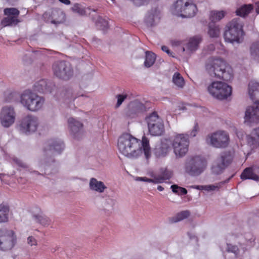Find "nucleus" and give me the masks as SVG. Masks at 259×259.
Listing matches in <instances>:
<instances>
[{
	"label": "nucleus",
	"instance_id": "obj_1",
	"mask_svg": "<svg viewBox=\"0 0 259 259\" xmlns=\"http://www.w3.org/2000/svg\"><path fill=\"white\" fill-rule=\"evenodd\" d=\"M118 149L120 153L127 158L136 159L144 153L146 159L151 157L149 141L144 136L141 141L130 134H122L118 139Z\"/></svg>",
	"mask_w": 259,
	"mask_h": 259
},
{
	"label": "nucleus",
	"instance_id": "obj_2",
	"mask_svg": "<svg viewBox=\"0 0 259 259\" xmlns=\"http://www.w3.org/2000/svg\"><path fill=\"white\" fill-rule=\"evenodd\" d=\"M205 69L208 75L213 78L230 81L233 77L231 67L222 59L209 58L205 64Z\"/></svg>",
	"mask_w": 259,
	"mask_h": 259
},
{
	"label": "nucleus",
	"instance_id": "obj_3",
	"mask_svg": "<svg viewBox=\"0 0 259 259\" xmlns=\"http://www.w3.org/2000/svg\"><path fill=\"white\" fill-rule=\"evenodd\" d=\"M248 94L254 102L252 106L248 107L245 111V122L251 123L259 122V83L251 81L248 84Z\"/></svg>",
	"mask_w": 259,
	"mask_h": 259
},
{
	"label": "nucleus",
	"instance_id": "obj_4",
	"mask_svg": "<svg viewBox=\"0 0 259 259\" xmlns=\"http://www.w3.org/2000/svg\"><path fill=\"white\" fill-rule=\"evenodd\" d=\"M20 102L27 110L37 112L43 107L45 99L32 91L27 90L21 94Z\"/></svg>",
	"mask_w": 259,
	"mask_h": 259
},
{
	"label": "nucleus",
	"instance_id": "obj_5",
	"mask_svg": "<svg viewBox=\"0 0 259 259\" xmlns=\"http://www.w3.org/2000/svg\"><path fill=\"white\" fill-rule=\"evenodd\" d=\"M243 24L240 18L233 19L228 23L224 33L226 41L240 43L243 36Z\"/></svg>",
	"mask_w": 259,
	"mask_h": 259
},
{
	"label": "nucleus",
	"instance_id": "obj_6",
	"mask_svg": "<svg viewBox=\"0 0 259 259\" xmlns=\"http://www.w3.org/2000/svg\"><path fill=\"white\" fill-rule=\"evenodd\" d=\"M206 161L199 156L188 157L184 163L185 172L192 177L199 176L206 167Z\"/></svg>",
	"mask_w": 259,
	"mask_h": 259
},
{
	"label": "nucleus",
	"instance_id": "obj_7",
	"mask_svg": "<svg viewBox=\"0 0 259 259\" xmlns=\"http://www.w3.org/2000/svg\"><path fill=\"white\" fill-rule=\"evenodd\" d=\"M197 9L196 6L189 0H178L173 6L174 14L183 18L194 17Z\"/></svg>",
	"mask_w": 259,
	"mask_h": 259
},
{
	"label": "nucleus",
	"instance_id": "obj_8",
	"mask_svg": "<svg viewBox=\"0 0 259 259\" xmlns=\"http://www.w3.org/2000/svg\"><path fill=\"white\" fill-rule=\"evenodd\" d=\"M207 90L212 97L220 100L227 99L232 94V88L220 81L212 82L208 85Z\"/></svg>",
	"mask_w": 259,
	"mask_h": 259
},
{
	"label": "nucleus",
	"instance_id": "obj_9",
	"mask_svg": "<svg viewBox=\"0 0 259 259\" xmlns=\"http://www.w3.org/2000/svg\"><path fill=\"white\" fill-rule=\"evenodd\" d=\"M206 142L215 148H225L229 145V136L226 132L219 131L208 135L206 138Z\"/></svg>",
	"mask_w": 259,
	"mask_h": 259
},
{
	"label": "nucleus",
	"instance_id": "obj_10",
	"mask_svg": "<svg viewBox=\"0 0 259 259\" xmlns=\"http://www.w3.org/2000/svg\"><path fill=\"white\" fill-rule=\"evenodd\" d=\"M189 144L187 135L178 134L175 137L172 146L177 157H182L186 155L188 151Z\"/></svg>",
	"mask_w": 259,
	"mask_h": 259
},
{
	"label": "nucleus",
	"instance_id": "obj_11",
	"mask_svg": "<svg viewBox=\"0 0 259 259\" xmlns=\"http://www.w3.org/2000/svg\"><path fill=\"white\" fill-rule=\"evenodd\" d=\"M52 68L54 75L60 79L68 80L73 75L72 67L68 62H56L53 64Z\"/></svg>",
	"mask_w": 259,
	"mask_h": 259
},
{
	"label": "nucleus",
	"instance_id": "obj_12",
	"mask_svg": "<svg viewBox=\"0 0 259 259\" xmlns=\"http://www.w3.org/2000/svg\"><path fill=\"white\" fill-rule=\"evenodd\" d=\"M17 237L12 230L0 229V250L11 249L16 243Z\"/></svg>",
	"mask_w": 259,
	"mask_h": 259
},
{
	"label": "nucleus",
	"instance_id": "obj_13",
	"mask_svg": "<svg viewBox=\"0 0 259 259\" xmlns=\"http://www.w3.org/2000/svg\"><path fill=\"white\" fill-rule=\"evenodd\" d=\"M38 118L33 115L28 114L24 117L19 124L20 131L26 135L35 132L39 125Z\"/></svg>",
	"mask_w": 259,
	"mask_h": 259
},
{
	"label": "nucleus",
	"instance_id": "obj_14",
	"mask_svg": "<svg viewBox=\"0 0 259 259\" xmlns=\"http://www.w3.org/2000/svg\"><path fill=\"white\" fill-rule=\"evenodd\" d=\"M16 112L11 106L3 107L0 112V122L3 126L9 127L15 122Z\"/></svg>",
	"mask_w": 259,
	"mask_h": 259
},
{
	"label": "nucleus",
	"instance_id": "obj_15",
	"mask_svg": "<svg viewBox=\"0 0 259 259\" xmlns=\"http://www.w3.org/2000/svg\"><path fill=\"white\" fill-rule=\"evenodd\" d=\"M4 15L7 16L2 21L4 26L17 25L20 21L18 19L20 11L15 8H8L4 10Z\"/></svg>",
	"mask_w": 259,
	"mask_h": 259
},
{
	"label": "nucleus",
	"instance_id": "obj_16",
	"mask_svg": "<svg viewBox=\"0 0 259 259\" xmlns=\"http://www.w3.org/2000/svg\"><path fill=\"white\" fill-rule=\"evenodd\" d=\"M145 111L146 107L144 105L137 100H135L130 103L124 109L123 115L125 117L132 118Z\"/></svg>",
	"mask_w": 259,
	"mask_h": 259
},
{
	"label": "nucleus",
	"instance_id": "obj_17",
	"mask_svg": "<svg viewBox=\"0 0 259 259\" xmlns=\"http://www.w3.org/2000/svg\"><path fill=\"white\" fill-rule=\"evenodd\" d=\"M64 147L63 142L60 140H51L46 145L44 152L46 156L52 157L60 154Z\"/></svg>",
	"mask_w": 259,
	"mask_h": 259
},
{
	"label": "nucleus",
	"instance_id": "obj_18",
	"mask_svg": "<svg viewBox=\"0 0 259 259\" xmlns=\"http://www.w3.org/2000/svg\"><path fill=\"white\" fill-rule=\"evenodd\" d=\"M67 123L71 134L74 138H79V136L81 134L82 130L83 124L73 117L69 118Z\"/></svg>",
	"mask_w": 259,
	"mask_h": 259
},
{
	"label": "nucleus",
	"instance_id": "obj_19",
	"mask_svg": "<svg viewBox=\"0 0 259 259\" xmlns=\"http://www.w3.org/2000/svg\"><path fill=\"white\" fill-rule=\"evenodd\" d=\"M55 85L50 81L45 79H41L36 82L34 84L35 90L42 93H51L55 88Z\"/></svg>",
	"mask_w": 259,
	"mask_h": 259
},
{
	"label": "nucleus",
	"instance_id": "obj_20",
	"mask_svg": "<svg viewBox=\"0 0 259 259\" xmlns=\"http://www.w3.org/2000/svg\"><path fill=\"white\" fill-rule=\"evenodd\" d=\"M201 40V38L198 36L190 38L185 46L183 47V51L186 52L188 54L193 53L198 49Z\"/></svg>",
	"mask_w": 259,
	"mask_h": 259
},
{
	"label": "nucleus",
	"instance_id": "obj_21",
	"mask_svg": "<svg viewBox=\"0 0 259 259\" xmlns=\"http://www.w3.org/2000/svg\"><path fill=\"white\" fill-rule=\"evenodd\" d=\"M90 189L100 193L104 192L105 190L107 189V187L105 185L103 182L98 181L96 178H92L89 182Z\"/></svg>",
	"mask_w": 259,
	"mask_h": 259
},
{
	"label": "nucleus",
	"instance_id": "obj_22",
	"mask_svg": "<svg viewBox=\"0 0 259 259\" xmlns=\"http://www.w3.org/2000/svg\"><path fill=\"white\" fill-rule=\"evenodd\" d=\"M172 176V170L167 168H162L160 170L159 175L155 176V184L161 183L164 181L169 180Z\"/></svg>",
	"mask_w": 259,
	"mask_h": 259
},
{
	"label": "nucleus",
	"instance_id": "obj_23",
	"mask_svg": "<svg viewBox=\"0 0 259 259\" xmlns=\"http://www.w3.org/2000/svg\"><path fill=\"white\" fill-rule=\"evenodd\" d=\"M169 149L168 144L165 142H162L155 147L153 150V153L157 157H163L168 153Z\"/></svg>",
	"mask_w": 259,
	"mask_h": 259
},
{
	"label": "nucleus",
	"instance_id": "obj_24",
	"mask_svg": "<svg viewBox=\"0 0 259 259\" xmlns=\"http://www.w3.org/2000/svg\"><path fill=\"white\" fill-rule=\"evenodd\" d=\"M247 142L253 148L259 147V127L254 129L247 137Z\"/></svg>",
	"mask_w": 259,
	"mask_h": 259
},
{
	"label": "nucleus",
	"instance_id": "obj_25",
	"mask_svg": "<svg viewBox=\"0 0 259 259\" xmlns=\"http://www.w3.org/2000/svg\"><path fill=\"white\" fill-rule=\"evenodd\" d=\"M149 133L152 136H160L164 132V125L162 122H157L156 124L148 126Z\"/></svg>",
	"mask_w": 259,
	"mask_h": 259
},
{
	"label": "nucleus",
	"instance_id": "obj_26",
	"mask_svg": "<svg viewBox=\"0 0 259 259\" xmlns=\"http://www.w3.org/2000/svg\"><path fill=\"white\" fill-rule=\"evenodd\" d=\"M242 180L250 179L257 181L259 180V176L256 175L251 167L246 168L240 176Z\"/></svg>",
	"mask_w": 259,
	"mask_h": 259
},
{
	"label": "nucleus",
	"instance_id": "obj_27",
	"mask_svg": "<svg viewBox=\"0 0 259 259\" xmlns=\"http://www.w3.org/2000/svg\"><path fill=\"white\" fill-rule=\"evenodd\" d=\"M232 156L230 152H224L221 153L220 157L217 158V160L220 163L224 164V165L226 167L232 162Z\"/></svg>",
	"mask_w": 259,
	"mask_h": 259
},
{
	"label": "nucleus",
	"instance_id": "obj_28",
	"mask_svg": "<svg viewBox=\"0 0 259 259\" xmlns=\"http://www.w3.org/2000/svg\"><path fill=\"white\" fill-rule=\"evenodd\" d=\"M226 14V12L224 11H212L210 12L209 15V19L211 22V23H214L216 22L219 21L225 17Z\"/></svg>",
	"mask_w": 259,
	"mask_h": 259
},
{
	"label": "nucleus",
	"instance_id": "obj_29",
	"mask_svg": "<svg viewBox=\"0 0 259 259\" xmlns=\"http://www.w3.org/2000/svg\"><path fill=\"white\" fill-rule=\"evenodd\" d=\"M156 55L151 51L145 52V60L144 61V65L146 67L149 68L152 66L156 60Z\"/></svg>",
	"mask_w": 259,
	"mask_h": 259
},
{
	"label": "nucleus",
	"instance_id": "obj_30",
	"mask_svg": "<svg viewBox=\"0 0 259 259\" xmlns=\"http://www.w3.org/2000/svg\"><path fill=\"white\" fill-rule=\"evenodd\" d=\"M252 9L253 6L251 5H244L237 9L236 11V13L238 16L245 17L250 13Z\"/></svg>",
	"mask_w": 259,
	"mask_h": 259
},
{
	"label": "nucleus",
	"instance_id": "obj_31",
	"mask_svg": "<svg viewBox=\"0 0 259 259\" xmlns=\"http://www.w3.org/2000/svg\"><path fill=\"white\" fill-rule=\"evenodd\" d=\"M9 207L5 204H0V223L7 222L8 221Z\"/></svg>",
	"mask_w": 259,
	"mask_h": 259
},
{
	"label": "nucleus",
	"instance_id": "obj_32",
	"mask_svg": "<svg viewBox=\"0 0 259 259\" xmlns=\"http://www.w3.org/2000/svg\"><path fill=\"white\" fill-rule=\"evenodd\" d=\"M172 82L179 89H182L185 85V80L179 72H175L172 76Z\"/></svg>",
	"mask_w": 259,
	"mask_h": 259
},
{
	"label": "nucleus",
	"instance_id": "obj_33",
	"mask_svg": "<svg viewBox=\"0 0 259 259\" xmlns=\"http://www.w3.org/2000/svg\"><path fill=\"white\" fill-rule=\"evenodd\" d=\"M250 54L254 59H259V40L255 41L251 44Z\"/></svg>",
	"mask_w": 259,
	"mask_h": 259
},
{
	"label": "nucleus",
	"instance_id": "obj_34",
	"mask_svg": "<svg viewBox=\"0 0 259 259\" xmlns=\"http://www.w3.org/2000/svg\"><path fill=\"white\" fill-rule=\"evenodd\" d=\"M220 33V29L218 25L210 23L208 25V34L210 37H218Z\"/></svg>",
	"mask_w": 259,
	"mask_h": 259
},
{
	"label": "nucleus",
	"instance_id": "obj_35",
	"mask_svg": "<svg viewBox=\"0 0 259 259\" xmlns=\"http://www.w3.org/2000/svg\"><path fill=\"white\" fill-rule=\"evenodd\" d=\"M159 20V18L157 15L149 13L146 16L145 22L147 26L152 27L154 26Z\"/></svg>",
	"mask_w": 259,
	"mask_h": 259
},
{
	"label": "nucleus",
	"instance_id": "obj_36",
	"mask_svg": "<svg viewBox=\"0 0 259 259\" xmlns=\"http://www.w3.org/2000/svg\"><path fill=\"white\" fill-rule=\"evenodd\" d=\"M148 126H151V124H156L157 122H162L161 119L159 117L156 112H153L146 118Z\"/></svg>",
	"mask_w": 259,
	"mask_h": 259
},
{
	"label": "nucleus",
	"instance_id": "obj_37",
	"mask_svg": "<svg viewBox=\"0 0 259 259\" xmlns=\"http://www.w3.org/2000/svg\"><path fill=\"white\" fill-rule=\"evenodd\" d=\"M73 12L78 14L79 15H84L87 10H91L90 8H85L83 5L79 4H75L71 8Z\"/></svg>",
	"mask_w": 259,
	"mask_h": 259
},
{
	"label": "nucleus",
	"instance_id": "obj_38",
	"mask_svg": "<svg viewBox=\"0 0 259 259\" xmlns=\"http://www.w3.org/2000/svg\"><path fill=\"white\" fill-rule=\"evenodd\" d=\"M36 221L44 226H49L51 222V220L46 215L43 214H38L34 215Z\"/></svg>",
	"mask_w": 259,
	"mask_h": 259
},
{
	"label": "nucleus",
	"instance_id": "obj_39",
	"mask_svg": "<svg viewBox=\"0 0 259 259\" xmlns=\"http://www.w3.org/2000/svg\"><path fill=\"white\" fill-rule=\"evenodd\" d=\"M226 167L224 164L220 163L217 159L212 166V171L213 173L218 175L222 172Z\"/></svg>",
	"mask_w": 259,
	"mask_h": 259
},
{
	"label": "nucleus",
	"instance_id": "obj_40",
	"mask_svg": "<svg viewBox=\"0 0 259 259\" xmlns=\"http://www.w3.org/2000/svg\"><path fill=\"white\" fill-rule=\"evenodd\" d=\"M172 191L178 195H186L187 193V190L183 187H181L177 185H172L170 187Z\"/></svg>",
	"mask_w": 259,
	"mask_h": 259
},
{
	"label": "nucleus",
	"instance_id": "obj_41",
	"mask_svg": "<svg viewBox=\"0 0 259 259\" xmlns=\"http://www.w3.org/2000/svg\"><path fill=\"white\" fill-rule=\"evenodd\" d=\"M190 215V212L188 210L182 211L177 214L176 216L174 218V222L181 221L187 218Z\"/></svg>",
	"mask_w": 259,
	"mask_h": 259
},
{
	"label": "nucleus",
	"instance_id": "obj_42",
	"mask_svg": "<svg viewBox=\"0 0 259 259\" xmlns=\"http://www.w3.org/2000/svg\"><path fill=\"white\" fill-rule=\"evenodd\" d=\"M226 250L228 252L234 253L235 257H238L240 253V250L237 245L230 243L227 244Z\"/></svg>",
	"mask_w": 259,
	"mask_h": 259
},
{
	"label": "nucleus",
	"instance_id": "obj_43",
	"mask_svg": "<svg viewBox=\"0 0 259 259\" xmlns=\"http://www.w3.org/2000/svg\"><path fill=\"white\" fill-rule=\"evenodd\" d=\"M127 95L119 94L116 96V98L117 99V104L116 105V107L117 108L119 107L122 103V102L126 99Z\"/></svg>",
	"mask_w": 259,
	"mask_h": 259
},
{
	"label": "nucleus",
	"instance_id": "obj_44",
	"mask_svg": "<svg viewBox=\"0 0 259 259\" xmlns=\"http://www.w3.org/2000/svg\"><path fill=\"white\" fill-rule=\"evenodd\" d=\"M201 187L202 190H204L207 191H214L215 190H218L219 189V187L218 185L215 186L213 185L201 186Z\"/></svg>",
	"mask_w": 259,
	"mask_h": 259
},
{
	"label": "nucleus",
	"instance_id": "obj_45",
	"mask_svg": "<svg viewBox=\"0 0 259 259\" xmlns=\"http://www.w3.org/2000/svg\"><path fill=\"white\" fill-rule=\"evenodd\" d=\"M135 180L137 181H143L145 182L155 183V177H154L153 179H149L146 177H136Z\"/></svg>",
	"mask_w": 259,
	"mask_h": 259
},
{
	"label": "nucleus",
	"instance_id": "obj_46",
	"mask_svg": "<svg viewBox=\"0 0 259 259\" xmlns=\"http://www.w3.org/2000/svg\"><path fill=\"white\" fill-rule=\"evenodd\" d=\"M198 130H199V126H198V124L196 123L194 125L193 130L190 133L189 135H188V134H187V135L188 136V137H194L196 135V134L198 131Z\"/></svg>",
	"mask_w": 259,
	"mask_h": 259
},
{
	"label": "nucleus",
	"instance_id": "obj_47",
	"mask_svg": "<svg viewBox=\"0 0 259 259\" xmlns=\"http://www.w3.org/2000/svg\"><path fill=\"white\" fill-rule=\"evenodd\" d=\"M14 161L19 166L22 167L26 168L27 167V165L26 163L23 162L20 159L15 158L13 159Z\"/></svg>",
	"mask_w": 259,
	"mask_h": 259
},
{
	"label": "nucleus",
	"instance_id": "obj_48",
	"mask_svg": "<svg viewBox=\"0 0 259 259\" xmlns=\"http://www.w3.org/2000/svg\"><path fill=\"white\" fill-rule=\"evenodd\" d=\"M97 24V25L101 24L103 26V27L101 28L102 29H105L108 27V22L102 18L99 19Z\"/></svg>",
	"mask_w": 259,
	"mask_h": 259
},
{
	"label": "nucleus",
	"instance_id": "obj_49",
	"mask_svg": "<svg viewBox=\"0 0 259 259\" xmlns=\"http://www.w3.org/2000/svg\"><path fill=\"white\" fill-rule=\"evenodd\" d=\"M27 242L31 246L35 245L37 244L36 239L32 236H29L28 237Z\"/></svg>",
	"mask_w": 259,
	"mask_h": 259
},
{
	"label": "nucleus",
	"instance_id": "obj_50",
	"mask_svg": "<svg viewBox=\"0 0 259 259\" xmlns=\"http://www.w3.org/2000/svg\"><path fill=\"white\" fill-rule=\"evenodd\" d=\"M161 50L166 53L169 56L173 57L172 52H171L167 47L163 46L161 47Z\"/></svg>",
	"mask_w": 259,
	"mask_h": 259
},
{
	"label": "nucleus",
	"instance_id": "obj_51",
	"mask_svg": "<svg viewBox=\"0 0 259 259\" xmlns=\"http://www.w3.org/2000/svg\"><path fill=\"white\" fill-rule=\"evenodd\" d=\"M67 97L68 98H70L71 99H75L76 97L73 95L72 91L70 90L67 91Z\"/></svg>",
	"mask_w": 259,
	"mask_h": 259
},
{
	"label": "nucleus",
	"instance_id": "obj_52",
	"mask_svg": "<svg viewBox=\"0 0 259 259\" xmlns=\"http://www.w3.org/2000/svg\"><path fill=\"white\" fill-rule=\"evenodd\" d=\"M61 3L66 5H69L71 4V2L69 0H59Z\"/></svg>",
	"mask_w": 259,
	"mask_h": 259
},
{
	"label": "nucleus",
	"instance_id": "obj_53",
	"mask_svg": "<svg viewBox=\"0 0 259 259\" xmlns=\"http://www.w3.org/2000/svg\"><path fill=\"white\" fill-rule=\"evenodd\" d=\"M208 49L210 50V51H213L215 49L214 46L212 44H210L208 46Z\"/></svg>",
	"mask_w": 259,
	"mask_h": 259
},
{
	"label": "nucleus",
	"instance_id": "obj_54",
	"mask_svg": "<svg viewBox=\"0 0 259 259\" xmlns=\"http://www.w3.org/2000/svg\"><path fill=\"white\" fill-rule=\"evenodd\" d=\"M255 11L257 13H259V2L255 3Z\"/></svg>",
	"mask_w": 259,
	"mask_h": 259
},
{
	"label": "nucleus",
	"instance_id": "obj_55",
	"mask_svg": "<svg viewBox=\"0 0 259 259\" xmlns=\"http://www.w3.org/2000/svg\"><path fill=\"white\" fill-rule=\"evenodd\" d=\"M157 190L159 191H162L164 190V188L161 186H158Z\"/></svg>",
	"mask_w": 259,
	"mask_h": 259
},
{
	"label": "nucleus",
	"instance_id": "obj_56",
	"mask_svg": "<svg viewBox=\"0 0 259 259\" xmlns=\"http://www.w3.org/2000/svg\"><path fill=\"white\" fill-rule=\"evenodd\" d=\"M201 186H195L194 187V188L198 190H202Z\"/></svg>",
	"mask_w": 259,
	"mask_h": 259
},
{
	"label": "nucleus",
	"instance_id": "obj_57",
	"mask_svg": "<svg viewBox=\"0 0 259 259\" xmlns=\"http://www.w3.org/2000/svg\"><path fill=\"white\" fill-rule=\"evenodd\" d=\"M33 172L36 175H40L38 171H34Z\"/></svg>",
	"mask_w": 259,
	"mask_h": 259
},
{
	"label": "nucleus",
	"instance_id": "obj_58",
	"mask_svg": "<svg viewBox=\"0 0 259 259\" xmlns=\"http://www.w3.org/2000/svg\"><path fill=\"white\" fill-rule=\"evenodd\" d=\"M4 176V175L3 174H0V179H1Z\"/></svg>",
	"mask_w": 259,
	"mask_h": 259
},
{
	"label": "nucleus",
	"instance_id": "obj_59",
	"mask_svg": "<svg viewBox=\"0 0 259 259\" xmlns=\"http://www.w3.org/2000/svg\"><path fill=\"white\" fill-rule=\"evenodd\" d=\"M92 11L95 12V9H93Z\"/></svg>",
	"mask_w": 259,
	"mask_h": 259
},
{
	"label": "nucleus",
	"instance_id": "obj_60",
	"mask_svg": "<svg viewBox=\"0 0 259 259\" xmlns=\"http://www.w3.org/2000/svg\"><path fill=\"white\" fill-rule=\"evenodd\" d=\"M112 2L114 1L115 0H111Z\"/></svg>",
	"mask_w": 259,
	"mask_h": 259
}]
</instances>
